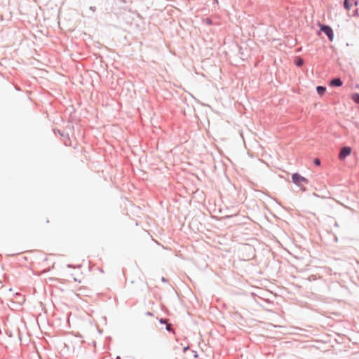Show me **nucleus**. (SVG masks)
<instances>
[{
    "label": "nucleus",
    "mask_w": 359,
    "mask_h": 359,
    "mask_svg": "<svg viewBox=\"0 0 359 359\" xmlns=\"http://www.w3.org/2000/svg\"><path fill=\"white\" fill-rule=\"evenodd\" d=\"M320 29L317 32V34L320 35V32H323L328 38L330 41H333L334 40V31L332 27L329 25L325 24H320Z\"/></svg>",
    "instance_id": "1"
},
{
    "label": "nucleus",
    "mask_w": 359,
    "mask_h": 359,
    "mask_svg": "<svg viewBox=\"0 0 359 359\" xmlns=\"http://www.w3.org/2000/svg\"><path fill=\"white\" fill-rule=\"evenodd\" d=\"M292 181L294 184H296L298 187H301L302 184L309 183V180L302 176L298 172H294L292 175Z\"/></svg>",
    "instance_id": "2"
},
{
    "label": "nucleus",
    "mask_w": 359,
    "mask_h": 359,
    "mask_svg": "<svg viewBox=\"0 0 359 359\" xmlns=\"http://www.w3.org/2000/svg\"><path fill=\"white\" fill-rule=\"evenodd\" d=\"M351 147L349 146L343 147L339 151L338 158L340 161H344L351 154Z\"/></svg>",
    "instance_id": "3"
},
{
    "label": "nucleus",
    "mask_w": 359,
    "mask_h": 359,
    "mask_svg": "<svg viewBox=\"0 0 359 359\" xmlns=\"http://www.w3.org/2000/svg\"><path fill=\"white\" fill-rule=\"evenodd\" d=\"M343 85V81L339 77L332 79L330 82V86L332 87H341Z\"/></svg>",
    "instance_id": "4"
},
{
    "label": "nucleus",
    "mask_w": 359,
    "mask_h": 359,
    "mask_svg": "<svg viewBox=\"0 0 359 359\" xmlns=\"http://www.w3.org/2000/svg\"><path fill=\"white\" fill-rule=\"evenodd\" d=\"M294 63L297 67H300L304 64V60L301 56H297L294 57Z\"/></svg>",
    "instance_id": "5"
},
{
    "label": "nucleus",
    "mask_w": 359,
    "mask_h": 359,
    "mask_svg": "<svg viewBox=\"0 0 359 359\" xmlns=\"http://www.w3.org/2000/svg\"><path fill=\"white\" fill-rule=\"evenodd\" d=\"M316 92L319 95L322 96L326 92V87L323 86H318L316 87Z\"/></svg>",
    "instance_id": "6"
},
{
    "label": "nucleus",
    "mask_w": 359,
    "mask_h": 359,
    "mask_svg": "<svg viewBox=\"0 0 359 359\" xmlns=\"http://www.w3.org/2000/svg\"><path fill=\"white\" fill-rule=\"evenodd\" d=\"M343 6H344V8L346 11L350 10V9H351V6H352L351 1V0H344Z\"/></svg>",
    "instance_id": "7"
},
{
    "label": "nucleus",
    "mask_w": 359,
    "mask_h": 359,
    "mask_svg": "<svg viewBox=\"0 0 359 359\" xmlns=\"http://www.w3.org/2000/svg\"><path fill=\"white\" fill-rule=\"evenodd\" d=\"M351 100L356 104H359V93H353L351 95Z\"/></svg>",
    "instance_id": "8"
},
{
    "label": "nucleus",
    "mask_w": 359,
    "mask_h": 359,
    "mask_svg": "<svg viewBox=\"0 0 359 359\" xmlns=\"http://www.w3.org/2000/svg\"><path fill=\"white\" fill-rule=\"evenodd\" d=\"M188 356L190 358L192 357L194 359H196L198 357V354L197 351H194V350H190V351L188 353Z\"/></svg>",
    "instance_id": "9"
},
{
    "label": "nucleus",
    "mask_w": 359,
    "mask_h": 359,
    "mask_svg": "<svg viewBox=\"0 0 359 359\" xmlns=\"http://www.w3.org/2000/svg\"><path fill=\"white\" fill-rule=\"evenodd\" d=\"M165 330L169 332H172L173 334H175V330L171 327V325L168 323L167 325H165Z\"/></svg>",
    "instance_id": "10"
},
{
    "label": "nucleus",
    "mask_w": 359,
    "mask_h": 359,
    "mask_svg": "<svg viewBox=\"0 0 359 359\" xmlns=\"http://www.w3.org/2000/svg\"><path fill=\"white\" fill-rule=\"evenodd\" d=\"M204 22L208 25H213V21L211 18H207L204 20Z\"/></svg>",
    "instance_id": "11"
},
{
    "label": "nucleus",
    "mask_w": 359,
    "mask_h": 359,
    "mask_svg": "<svg viewBox=\"0 0 359 359\" xmlns=\"http://www.w3.org/2000/svg\"><path fill=\"white\" fill-rule=\"evenodd\" d=\"M158 321H159V323H160L161 324H165V325H167V324H168V320H167L166 318H160V319L158 320Z\"/></svg>",
    "instance_id": "12"
},
{
    "label": "nucleus",
    "mask_w": 359,
    "mask_h": 359,
    "mask_svg": "<svg viewBox=\"0 0 359 359\" xmlns=\"http://www.w3.org/2000/svg\"><path fill=\"white\" fill-rule=\"evenodd\" d=\"M313 163L316 165H320L321 162H320V160L319 158H315L313 160Z\"/></svg>",
    "instance_id": "13"
},
{
    "label": "nucleus",
    "mask_w": 359,
    "mask_h": 359,
    "mask_svg": "<svg viewBox=\"0 0 359 359\" xmlns=\"http://www.w3.org/2000/svg\"><path fill=\"white\" fill-rule=\"evenodd\" d=\"M190 351V348H189V346H184L183 348V352L184 353H187V352H189Z\"/></svg>",
    "instance_id": "14"
},
{
    "label": "nucleus",
    "mask_w": 359,
    "mask_h": 359,
    "mask_svg": "<svg viewBox=\"0 0 359 359\" xmlns=\"http://www.w3.org/2000/svg\"><path fill=\"white\" fill-rule=\"evenodd\" d=\"M353 16H359L358 9L356 8L353 11Z\"/></svg>",
    "instance_id": "15"
},
{
    "label": "nucleus",
    "mask_w": 359,
    "mask_h": 359,
    "mask_svg": "<svg viewBox=\"0 0 359 359\" xmlns=\"http://www.w3.org/2000/svg\"><path fill=\"white\" fill-rule=\"evenodd\" d=\"M212 6L214 7H215L216 6H218V4H219L218 0H212Z\"/></svg>",
    "instance_id": "16"
},
{
    "label": "nucleus",
    "mask_w": 359,
    "mask_h": 359,
    "mask_svg": "<svg viewBox=\"0 0 359 359\" xmlns=\"http://www.w3.org/2000/svg\"><path fill=\"white\" fill-rule=\"evenodd\" d=\"M145 315L147 316H153V313L150 312V311H147L145 313Z\"/></svg>",
    "instance_id": "17"
},
{
    "label": "nucleus",
    "mask_w": 359,
    "mask_h": 359,
    "mask_svg": "<svg viewBox=\"0 0 359 359\" xmlns=\"http://www.w3.org/2000/svg\"><path fill=\"white\" fill-rule=\"evenodd\" d=\"M58 134H59L60 136H62V137H64V136H65V133H64V132H62V131H61V130H58Z\"/></svg>",
    "instance_id": "18"
},
{
    "label": "nucleus",
    "mask_w": 359,
    "mask_h": 359,
    "mask_svg": "<svg viewBox=\"0 0 359 359\" xmlns=\"http://www.w3.org/2000/svg\"><path fill=\"white\" fill-rule=\"evenodd\" d=\"M161 281H162L163 283H166V282H167V279H166L165 277H163H163L161 278Z\"/></svg>",
    "instance_id": "19"
},
{
    "label": "nucleus",
    "mask_w": 359,
    "mask_h": 359,
    "mask_svg": "<svg viewBox=\"0 0 359 359\" xmlns=\"http://www.w3.org/2000/svg\"><path fill=\"white\" fill-rule=\"evenodd\" d=\"M90 10H92V11H95V9H96V8H95V6H90Z\"/></svg>",
    "instance_id": "20"
},
{
    "label": "nucleus",
    "mask_w": 359,
    "mask_h": 359,
    "mask_svg": "<svg viewBox=\"0 0 359 359\" xmlns=\"http://www.w3.org/2000/svg\"><path fill=\"white\" fill-rule=\"evenodd\" d=\"M241 50H242L241 48H240L239 53L241 55H243V51H241Z\"/></svg>",
    "instance_id": "21"
},
{
    "label": "nucleus",
    "mask_w": 359,
    "mask_h": 359,
    "mask_svg": "<svg viewBox=\"0 0 359 359\" xmlns=\"http://www.w3.org/2000/svg\"><path fill=\"white\" fill-rule=\"evenodd\" d=\"M67 267H68V268H72V264H67Z\"/></svg>",
    "instance_id": "22"
},
{
    "label": "nucleus",
    "mask_w": 359,
    "mask_h": 359,
    "mask_svg": "<svg viewBox=\"0 0 359 359\" xmlns=\"http://www.w3.org/2000/svg\"><path fill=\"white\" fill-rule=\"evenodd\" d=\"M15 89H16L17 90H20V88H18V87H15Z\"/></svg>",
    "instance_id": "23"
},
{
    "label": "nucleus",
    "mask_w": 359,
    "mask_h": 359,
    "mask_svg": "<svg viewBox=\"0 0 359 359\" xmlns=\"http://www.w3.org/2000/svg\"><path fill=\"white\" fill-rule=\"evenodd\" d=\"M355 5L357 6L358 5V1H355Z\"/></svg>",
    "instance_id": "24"
},
{
    "label": "nucleus",
    "mask_w": 359,
    "mask_h": 359,
    "mask_svg": "<svg viewBox=\"0 0 359 359\" xmlns=\"http://www.w3.org/2000/svg\"><path fill=\"white\" fill-rule=\"evenodd\" d=\"M116 359H121L120 356H117Z\"/></svg>",
    "instance_id": "25"
},
{
    "label": "nucleus",
    "mask_w": 359,
    "mask_h": 359,
    "mask_svg": "<svg viewBox=\"0 0 359 359\" xmlns=\"http://www.w3.org/2000/svg\"><path fill=\"white\" fill-rule=\"evenodd\" d=\"M334 240L335 241H337V237L335 236Z\"/></svg>",
    "instance_id": "26"
},
{
    "label": "nucleus",
    "mask_w": 359,
    "mask_h": 359,
    "mask_svg": "<svg viewBox=\"0 0 359 359\" xmlns=\"http://www.w3.org/2000/svg\"><path fill=\"white\" fill-rule=\"evenodd\" d=\"M357 88L359 89V85L357 86Z\"/></svg>",
    "instance_id": "27"
}]
</instances>
